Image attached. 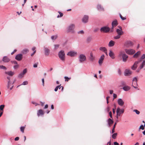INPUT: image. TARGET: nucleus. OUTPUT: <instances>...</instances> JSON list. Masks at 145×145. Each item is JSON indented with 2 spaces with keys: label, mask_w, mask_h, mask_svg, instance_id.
Here are the masks:
<instances>
[{
  "label": "nucleus",
  "mask_w": 145,
  "mask_h": 145,
  "mask_svg": "<svg viewBox=\"0 0 145 145\" xmlns=\"http://www.w3.org/2000/svg\"><path fill=\"white\" fill-rule=\"evenodd\" d=\"M75 25L74 24H71L67 28V31L69 33H74L75 32Z\"/></svg>",
  "instance_id": "nucleus-1"
},
{
  "label": "nucleus",
  "mask_w": 145,
  "mask_h": 145,
  "mask_svg": "<svg viewBox=\"0 0 145 145\" xmlns=\"http://www.w3.org/2000/svg\"><path fill=\"white\" fill-rule=\"evenodd\" d=\"M59 57L60 59L63 61L65 60V54L63 50H61L58 53Z\"/></svg>",
  "instance_id": "nucleus-2"
},
{
  "label": "nucleus",
  "mask_w": 145,
  "mask_h": 145,
  "mask_svg": "<svg viewBox=\"0 0 145 145\" xmlns=\"http://www.w3.org/2000/svg\"><path fill=\"white\" fill-rule=\"evenodd\" d=\"M78 59L79 62L80 63H82L86 60V57L84 54H80L78 57Z\"/></svg>",
  "instance_id": "nucleus-3"
},
{
  "label": "nucleus",
  "mask_w": 145,
  "mask_h": 145,
  "mask_svg": "<svg viewBox=\"0 0 145 145\" xmlns=\"http://www.w3.org/2000/svg\"><path fill=\"white\" fill-rule=\"evenodd\" d=\"M137 77H135L134 78L133 80V83L132 84V86L135 88L137 89H138H138V87L137 86L138 85L137 84Z\"/></svg>",
  "instance_id": "nucleus-4"
},
{
  "label": "nucleus",
  "mask_w": 145,
  "mask_h": 145,
  "mask_svg": "<svg viewBox=\"0 0 145 145\" xmlns=\"http://www.w3.org/2000/svg\"><path fill=\"white\" fill-rule=\"evenodd\" d=\"M124 111V109L123 108H120L119 107H118L117 109L116 113L117 115L120 116L121 114H123Z\"/></svg>",
  "instance_id": "nucleus-5"
},
{
  "label": "nucleus",
  "mask_w": 145,
  "mask_h": 145,
  "mask_svg": "<svg viewBox=\"0 0 145 145\" xmlns=\"http://www.w3.org/2000/svg\"><path fill=\"white\" fill-rule=\"evenodd\" d=\"M110 30V28L108 27L104 26L101 28L100 31L104 33H108Z\"/></svg>",
  "instance_id": "nucleus-6"
},
{
  "label": "nucleus",
  "mask_w": 145,
  "mask_h": 145,
  "mask_svg": "<svg viewBox=\"0 0 145 145\" xmlns=\"http://www.w3.org/2000/svg\"><path fill=\"white\" fill-rule=\"evenodd\" d=\"M118 27L119 29H116V32L118 35L121 36L123 34V32L122 31V27L120 26H118Z\"/></svg>",
  "instance_id": "nucleus-7"
},
{
  "label": "nucleus",
  "mask_w": 145,
  "mask_h": 145,
  "mask_svg": "<svg viewBox=\"0 0 145 145\" xmlns=\"http://www.w3.org/2000/svg\"><path fill=\"white\" fill-rule=\"evenodd\" d=\"M77 55V52L74 51H71L68 52L67 54L68 56L71 57H74Z\"/></svg>",
  "instance_id": "nucleus-8"
},
{
  "label": "nucleus",
  "mask_w": 145,
  "mask_h": 145,
  "mask_svg": "<svg viewBox=\"0 0 145 145\" xmlns=\"http://www.w3.org/2000/svg\"><path fill=\"white\" fill-rule=\"evenodd\" d=\"M126 53L129 55H132L134 54L135 52V50L132 49H129L125 50Z\"/></svg>",
  "instance_id": "nucleus-9"
},
{
  "label": "nucleus",
  "mask_w": 145,
  "mask_h": 145,
  "mask_svg": "<svg viewBox=\"0 0 145 145\" xmlns=\"http://www.w3.org/2000/svg\"><path fill=\"white\" fill-rule=\"evenodd\" d=\"M88 16L87 15H84L82 19V22L84 23H86L88 21Z\"/></svg>",
  "instance_id": "nucleus-10"
},
{
  "label": "nucleus",
  "mask_w": 145,
  "mask_h": 145,
  "mask_svg": "<svg viewBox=\"0 0 145 145\" xmlns=\"http://www.w3.org/2000/svg\"><path fill=\"white\" fill-rule=\"evenodd\" d=\"M44 48L45 55L46 56H48L50 53V51L49 49L48 48L45 47H44Z\"/></svg>",
  "instance_id": "nucleus-11"
},
{
  "label": "nucleus",
  "mask_w": 145,
  "mask_h": 145,
  "mask_svg": "<svg viewBox=\"0 0 145 145\" xmlns=\"http://www.w3.org/2000/svg\"><path fill=\"white\" fill-rule=\"evenodd\" d=\"M132 73L131 71L129 69H126L124 72V74L125 76H129L131 75Z\"/></svg>",
  "instance_id": "nucleus-12"
},
{
  "label": "nucleus",
  "mask_w": 145,
  "mask_h": 145,
  "mask_svg": "<svg viewBox=\"0 0 145 145\" xmlns=\"http://www.w3.org/2000/svg\"><path fill=\"white\" fill-rule=\"evenodd\" d=\"M118 24L117 21L116 20L114 21L112 23V28L111 30V32H112L113 31V28L114 27L117 26Z\"/></svg>",
  "instance_id": "nucleus-13"
},
{
  "label": "nucleus",
  "mask_w": 145,
  "mask_h": 145,
  "mask_svg": "<svg viewBox=\"0 0 145 145\" xmlns=\"http://www.w3.org/2000/svg\"><path fill=\"white\" fill-rule=\"evenodd\" d=\"M22 54H19L16 56L15 59L18 61H20L22 59Z\"/></svg>",
  "instance_id": "nucleus-14"
},
{
  "label": "nucleus",
  "mask_w": 145,
  "mask_h": 145,
  "mask_svg": "<svg viewBox=\"0 0 145 145\" xmlns=\"http://www.w3.org/2000/svg\"><path fill=\"white\" fill-rule=\"evenodd\" d=\"M140 61V60H139L138 61H136L134 63L133 65L132 66L131 69L133 70H135L137 67V64Z\"/></svg>",
  "instance_id": "nucleus-15"
},
{
  "label": "nucleus",
  "mask_w": 145,
  "mask_h": 145,
  "mask_svg": "<svg viewBox=\"0 0 145 145\" xmlns=\"http://www.w3.org/2000/svg\"><path fill=\"white\" fill-rule=\"evenodd\" d=\"M105 56L104 54L102 55L99 60V63L100 65H101L102 64L103 60L105 58Z\"/></svg>",
  "instance_id": "nucleus-16"
},
{
  "label": "nucleus",
  "mask_w": 145,
  "mask_h": 145,
  "mask_svg": "<svg viewBox=\"0 0 145 145\" xmlns=\"http://www.w3.org/2000/svg\"><path fill=\"white\" fill-rule=\"evenodd\" d=\"M109 55L112 59H114L115 57L114 53L111 50H110L109 51Z\"/></svg>",
  "instance_id": "nucleus-17"
},
{
  "label": "nucleus",
  "mask_w": 145,
  "mask_h": 145,
  "mask_svg": "<svg viewBox=\"0 0 145 145\" xmlns=\"http://www.w3.org/2000/svg\"><path fill=\"white\" fill-rule=\"evenodd\" d=\"M132 45V42L130 41H126L124 44L125 46L127 47H129Z\"/></svg>",
  "instance_id": "nucleus-18"
},
{
  "label": "nucleus",
  "mask_w": 145,
  "mask_h": 145,
  "mask_svg": "<svg viewBox=\"0 0 145 145\" xmlns=\"http://www.w3.org/2000/svg\"><path fill=\"white\" fill-rule=\"evenodd\" d=\"M118 104L120 106H123L124 104V102L121 99H119L118 100Z\"/></svg>",
  "instance_id": "nucleus-19"
},
{
  "label": "nucleus",
  "mask_w": 145,
  "mask_h": 145,
  "mask_svg": "<svg viewBox=\"0 0 145 145\" xmlns=\"http://www.w3.org/2000/svg\"><path fill=\"white\" fill-rule=\"evenodd\" d=\"M95 57L94 56H93V54L91 52L90 53V56L89 57V60L90 61L93 62L95 59Z\"/></svg>",
  "instance_id": "nucleus-20"
},
{
  "label": "nucleus",
  "mask_w": 145,
  "mask_h": 145,
  "mask_svg": "<svg viewBox=\"0 0 145 145\" xmlns=\"http://www.w3.org/2000/svg\"><path fill=\"white\" fill-rule=\"evenodd\" d=\"M44 114V111L42 109H40L38 111L37 115L39 116L40 115H43Z\"/></svg>",
  "instance_id": "nucleus-21"
},
{
  "label": "nucleus",
  "mask_w": 145,
  "mask_h": 145,
  "mask_svg": "<svg viewBox=\"0 0 145 145\" xmlns=\"http://www.w3.org/2000/svg\"><path fill=\"white\" fill-rule=\"evenodd\" d=\"M2 60L4 62H8L10 59L7 56H4L3 57Z\"/></svg>",
  "instance_id": "nucleus-22"
},
{
  "label": "nucleus",
  "mask_w": 145,
  "mask_h": 145,
  "mask_svg": "<svg viewBox=\"0 0 145 145\" xmlns=\"http://www.w3.org/2000/svg\"><path fill=\"white\" fill-rule=\"evenodd\" d=\"M122 57L123 58V61L125 62L127 60V59L128 57L127 55L125 54H123L122 55Z\"/></svg>",
  "instance_id": "nucleus-23"
},
{
  "label": "nucleus",
  "mask_w": 145,
  "mask_h": 145,
  "mask_svg": "<svg viewBox=\"0 0 145 145\" xmlns=\"http://www.w3.org/2000/svg\"><path fill=\"white\" fill-rule=\"evenodd\" d=\"M140 53L141 52L140 51H139L138 52L133 55V57L135 58H137L138 57L140 54Z\"/></svg>",
  "instance_id": "nucleus-24"
},
{
  "label": "nucleus",
  "mask_w": 145,
  "mask_h": 145,
  "mask_svg": "<svg viewBox=\"0 0 145 145\" xmlns=\"http://www.w3.org/2000/svg\"><path fill=\"white\" fill-rule=\"evenodd\" d=\"M115 44V42L112 40H110L108 44L109 47H112Z\"/></svg>",
  "instance_id": "nucleus-25"
},
{
  "label": "nucleus",
  "mask_w": 145,
  "mask_h": 145,
  "mask_svg": "<svg viewBox=\"0 0 145 145\" xmlns=\"http://www.w3.org/2000/svg\"><path fill=\"white\" fill-rule=\"evenodd\" d=\"M145 65V61L144 60L141 63V64L140 65L139 67V69L138 71V72L140 69H142Z\"/></svg>",
  "instance_id": "nucleus-26"
},
{
  "label": "nucleus",
  "mask_w": 145,
  "mask_h": 145,
  "mask_svg": "<svg viewBox=\"0 0 145 145\" xmlns=\"http://www.w3.org/2000/svg\"><path fill=\"white\" fill-rule=\"evenodd\" d=\"M5 73L8 75L10 76H12L14 74V72L12 71H9L8 72H6Z\"/></svg>",
  "instance_id": "nucleus-27"
},
{
  "label": "nucleus",
  "mask_w": 145,
  "mask_h": 145,
  "mask_svg": "<svg viewBox=\"0 0 145 145\" xmlns=\"http://www.w3.org/2000/svg\"><path fill=\"white\" fill-rule=\"evenodd\" d=\"M123 89L124 90L127 91L130 89V88L128 86H125L123 87Z\"/></svg>",
  "instance_id": "nucleus-28"
},
{
  "label": "nucleus",
  "mask_w": 145,
  "mask_h": 145,
  "mask_svg": "<svg viewBox=\"0 0 145 145\" xmlns=\"http://www.w3.org/2000/svg\"><path fill=\"white\" fill-rule=\"evenodd\" d=\"M108 124L109 126H110L113 123V121L110 118L108 119Z\"/></svg>",
  "instance_id": "nucleus-29"
},
{
  "label": "nucleus",
  "mask_w": 145,
  "mask_h": 145,
  "mask_svg": "<svg viewBox=\"0 0 145 145\" xmlns=\"http://www.w3.org/2000/svg\"><path fill=\"white\" fill-rule=\"evenodd\" d=\"M97 8L98 10L101 11H104V9L101 5H98L97 6Z\"/></svg>",
  "instance_id": "nucleus-30"
},
{
  "label": "nucleus",
  "mask_w": 145,
  "mask_h": 145,
  "mask_svg": "<svg viewBox=\"0 0 145 145\" xmlns=\"http://www.w3.org/2000/svg\"><path fill=\"white\" fill-rule=\"evenodd\" d=\"M10 85H11V82H10V81H8L7 88H10V90H11L12 89V88L13 87V86H12V87H10Z\"/></svg>",
  "instance_id": "nucleus-31"
},
{
  "label": "nucleus",
  "mask_w": 145,
  "mask_h": 145,
  "mask_svg": "<svg viewBox=\"0 0 145 145\" xmlns=\"http://www.w3.org/2000/svg\"><path fill=\"white\" fill-rule=\"evenodd\" d=\"M99 49L101 51L103 52H105V51L107 50V49L105 47H101L99 48Z\"/></svg>",
  "instance_id": "nucleus-32"
},
{
  "label": "nucleus",
  "mask_w": 145,
  "mask_h": 145,
  "mask_svg": "<svg viewBox=\"0 0 145 145\" xmlns=\"http://www.w3.org/2000/svg\"><path fill=\"white\" fill-rule=\"evenodd\" d=\"M29 50L27 49H24L22 51V53L23 54H26L28 52H29Z\"/></svg>",
  "instance_id": "nucleus-33"
},
{
  "label": "nucleus",
  "mask_w": 145,
  "mask_h": 145,
  "mask_svg": "<svg viewBox=\"0 0 145 145\" xmlns=\"http://www.w3.org/2000/svg\"><path fill=\"white\" fill-rule=\"evenodd\" d=\"M28 84V82L27 81H25L22 83V84L20 85H19L18 86H17V88H18V87H19V86H21V85H27Z\"/></svg>",
  "instance_id": "nucleus-34"
},
{
  "label": "nucleus",
  "mask_w": 145,
  "mask_h": 145,
  "mask_svg": "<svg viewBox=\"0 0 145 145\" xmlns=\"http://www.w3.org/2000/svg\"><path fill=\"white\" fill-rule=\"evenodd\" d=\"M57 37L58 36L57 35H53L51 36V38L52 40H53L56 39L57 38Z\"/></svg>",
  "instance_id": "nucleus-35"
},
{
  "label": "nucleus",
  "mask_w": 145,
  "mask_h": 145,
  "mask_svg": "<svg viewBox=\"0 0 145 145\" xmlns=\"http://www.w3.org/2000/svg\"><path fill=\"white\" fill-rule=\"evenodd\" d=\"M121 36L120 35H118L116 36H115L114 37V38L115 39H120V38Z\"/></svg>",
  "instance_id": "nucleus-36"
},
{
  "label": "nucleus",
  "mask_w": 145,
  "mask_h": 145,
  "mask_svg": "<svg viewBox=\"0 0 145 145\" xmlns=\"http://www.w3.org/2000/svg\"><path fill=\"white\" fill-rule=\"evenodd\" d=\"M61 88V87H60V86H57L54 89V91H57L58 89L59 88V89H60Z\"/></svg>",
  "instance_id": "nucleus-37"
},
{
  "label": "nucleus",
  "mask_w": 145,
  "mask_h": 145,
  "mask_svg": "<svg viewBox=\"0 0 145 145\" xmlns=\"http://www.w3.org/2000/svg\"><path fill=\"white\" fill-rule=\"evenodd\" d=\"M133 112H135L137 114H139L140 113V112L138 110L136 109L134 110H133Z\"/></svg>",
  "instance_id": "nucleus-38"
},
{
  "label": "nucleus",
  "mask_w": 145,
  "mask_h": 145,
  "mask_svg": "<svg viewBox=\"0 0 145 145\" xmlns=\"http://www.w3.org/2000/svg\"><path fill=\"white\" fill-rule=\"evenodd\" d=\"M64 78L65 79V81L68 82L69 80L71 79V78H68L67 76H65Z\"/></svg>",
  "instance_id": "nucleus-39"
},
{
  "label": "nucleus",
  "mask_w": 145,
  "mask_h": 145,
  "mask_svg": "<svg viewBox=\"0 0 145 145\" xmlns=\"http://www.w3.org/2000/svg\"><path fill=\"white\" fill-rule=\"evenodd\" d=\"M0 68L2 69H4V70H6L7 68L6 67L3 65H0Z\"/></svg>",
  "instance_id": "nucleus-40"
},
{
  "label": "nucleus",
  "mask_w": 145,
  "mask_h": 145,
  "mask_svg": "<svg viewBox=\"0 0 145 145\" xmlns=\"http://www.w3.org/2000/svg\"><path fill=\"white\" fill-rule=\"evenodd\" d=\"M27 72V69H25L23 70V72L21 73L23 75H24V74L26 73Z\"/></svg>",
  "instance_id": "nucleus-41"
},
{
  "label": "nucleus",
  "mask_w": 145,
  "mask_h": 145,
  "mask_svg": "<svg viewBox=\"0 0 145 145\" xmlns=\"http://www.w3.org/2000/svg\"><path fill=\"white\" fill-rule=\"evenodd\" d=\"M5 107V105H1L0 106V109L1 110H3L4 108Z\"/></svg>",
  "instance_id": "nucleus-42"
},
{
  "label": "nucleus",
  "mask_w": 145,
  "mask_h": 145,
  "mask_svg": "<svg viewBox=\"0 0 145 145\" xmlns=\"http://www.w3.org/2000/svg\"><path fill=\"white\" fill-rule=\"evenodd\" d=\"M24 75H23L22 73H20L18 75V77L20 78H22L24 76Z\"/></svg>",
  "instance_id": "nucleus-43"
},
{
  "label": "nucleus",
  "mask_w": 145,
  "mask_h": 145,
  "mask_svg": "<svg viewBox=\"0 0 145 145\" xmlns=\"http://www.w3.org/2000/svg\"><path fill=\"white\" fill-rule=\"evenodd\" d=\"M120 16L122 20H124L126 19V18L123 17L121 14H120Z\"/></svg>",
  "instance_id": "nucleus-44"
},
{
  "label": "nucleus",
  "mask_w": 145,
  "mask_h": 145,
  "mask_svg": "<svg viewBox=\"0 0 145 145\" xmlns=\"http://www.w3.org/2000/svg\"><path fill=\"white\" fill-rule=\"evenodd\" d=\"M121 85L123 86H125L126 85V82L124 81H122L121 82Z\"/></svg>",
  "instance_id": "nucleus-45"
},
{
  "label": "nucleus",
  "mask_w": 145,
  "mask_h": 145,
  "mask_svg": "<svg viewBox=\"0 0 145 145\" xmlns=\"http://www.w3.org/2000/svg\"><path fill=\"white\" fill-rule=\"evenodd\" d=\"M144 126L143 125H140L139 128V130H140V129H141L142 130H144Z\"/></svg>",
  "instance_id": "nucleus-46"
},
{
  "label": "nucleus",
  "mask_w": 145,
  "mask_h": 145,
  "mask_svg": "<svg viewBox=\"0 0 145 145\" xmlns=\"http://www.w3.org/2000/svg\"><path fill=\"white\" fill-rule=\"evenodd\" d=\"M11 62L12 63H14L16 65H17L18 64L17 62L15 61H11Z\"/></svg>",
  "instance_id": "nucleus-47"
},
{
  "label": "nucleus",
  "mask_w": 145,
  "mask_h": 145,
  "mask_svg": "<svg viewBox=\"0 0 145 145\" xmlns=\"http://www.w3.org/2000/svg\"><path fill=\"white\" fill-rule=\"evenodd\" d=\"M92 38L91 37H88L87 39V41L88 42H90Z\"/></svg>",
  "instance_id": "nucleus-48"
},
{
  "label": "nucleus",
  "mask_w": 145,
  "mask_h": 145,
  "mask_svg": "<svg viewBox=\"0 0 145 145\" xmlns=\"http://www.w3.org/2000/svg\"><path fill=\"white\" fill-rule=\"evenodd\" d=\"M24 127H20V130L23 133L24 132Z\"/></svg>",
  "instance_id": "nucleus-49"
},
{
  "label": "nucleus",
  "mask_w": 145,
  "mask_h": 145,
  "mask_svg": "<svg viewBox=\"0 0 145 145\" xmlns=\"http://www.w3.org/2000/svg\"><path fill=\"white\" fill-rule=\"evenodd\" d=\"M78 34H83L84 33V31L83 30H81L78 31Z\"/></svg>",
  "instance_id": "nucleus-50"
},
{
  "label": "nucleus",
  "mask_w": 145,
  "mask_h": 145,
  "mask_svg": "<svg viewBox=\"0 0 145 145\" xmlns=\"http://www.w3.org/2000/svg\"><path fill=\"white\" fill-rule=\"evenodd\" d=\"M54 47H55V49H56L59 47V45L58 44H56V45H54Z\"/></svg>",
  "instance_id": "nucleus-51"
},
{
  "label": "nucleus",
  "mask_w": 145,
  "mask_h": 145,
  "mask_svg": "<svg viewBox=\"0 0 145 145\" xmlns=\"http://www.w3.org/2000/svg\"><path fill=\"white\" fill-rule=\"evenodd\" d=\"M31 103L35 105V106H37V105H39V104H37L35 102H33V101H32L31 102Z\"/></svg>",
  "instance_id": "nucleus-52"
},
{
  "label": "nucleus",
  "mask_w": 145,
  "mask_h": 145,
  "mask_svg": "<svg viewBox=\"0 0 145 145\" xmlns=\"http://www.w3.org/2000/svg\"><path fill=\"white\" fill-rule=\"evenodd\" d=\"M145 58V54H143L141 57V59H142Z\"/></svg>",
  "instance_id": "nucleus-53"
},
{
  "label": "nucleus",
  "mask_w": 145,
  "mask_h": 145,
  "mask_svg": "<svg viewBox=\"0 0 145 145\" xmlns=\"http://www.w3.org/2000/svg\"><path fill=\"white\" fill-rule=\"evenodd\" d=\"M117 97V95L116 94H115V93H113V98H114V99L116 98Z\"/></svg>",
  "instance_id": "nucleus-54"
},
{
  "label": "nucleus",
  "mask_w": 145,
  "mask_h": 145,
  "mask_svg": "<svg viewBox=\"0 0 145 145\" xmlns=\"http://www.w3.org/2000/svg\"><path fill=\"white\" fill-rule=\"evenodd\" d=\"M42 85L43 86H44V79L43 78L42 79Z\"/></svg>",
  "instance_id": "nucleus-55"
},
{
  "label": "nucleus",
  "mask_w": 145,
  "mask_h": 145,
  "mask_svg": "<svg viewBox=\"0 0 145 145\" xmlns=\"http://www.w3.org/2000/svg\"><path fill=\"white\" fill-rule=\"evenodd\" d=\"M109 116H110V117L111 118H112V112L111 111H110L109 112Z\"/></svg>",
  "instance_id": "nucleus-56"
},
{
  "label": "nucleus",
  "mask_w": 145,
  "mask_h": 145,
  "mask_svg": "<svg viewBox=\"0 0 145 145\" xmlns=\"http://www.w3.org/2000/svg\"><path fill=\"white\" fill-rule=\"evenodd\" d=\"M18 65H14V69H16L18 68Z\"/></svg>",
  "instance_id": "nucleus-57"
},
{
  "label": "nucleus",
  "mask_w": 145,
  "mask_h": 145,
  "mask_svg": "<svg viewBox=\"0 0 145 145\" xmlns=\"http://www.w3.org/2000/svg\"><path fill=\"white\" fill-rule=\"evenodd\" d=\"M58 12L60 14V17H61L63 16V14L62 13H61L60 12Z\"/></svg>",
  "instance_id": "nucleus-58"
},
{
  "label": "nucleus",
  "mask_w": 145,
  "mask_h": 145,
  "mask_svg": "<svg viewBox=\"0 0 145 145\" xmlns=\"http://www.w3.org/2000/svg\"><path fill=\"white\" fill-rule=\"evenodd\" d=\"M38 64L37 63H35L33 65V67L34 68H36L37 67Z\"/></svg>",
  "instance_id": "nucleus-59"
},
{
  "label": "nucleus",
  "mask_w": 145,
  "mask_h": 145,
  "mask_svg": "<svg viewBox=\"0 0 145 145\" xmlns=\"http://www.w3.org/2000/svg\"><path fill=\"white\" fill-rule=\"evenodd\" d=\"M106 109L108 112H109L110 110V108L109 106H108Z\"/></svg>",
  "instance_id": "nucleus-60"
},
{
  "label": "nucleus",
  "mask_w": 145,
  "mask_h": 145,
  "mask_svg": "<svg viewBox=\"0 0 145 145\" xmlns=\"http://www.w3.org/2000/svg\"><path fill=\"white\" fill-rule=\"evenodd\" d=\"M17 51V50H16V49H15L14 50V51L12 52L11 53V55H12L14 53V52H16V51Z\"/></svg>",
  "instance_id": "nucleus-61"
},
{
  "label": "nucleus",
  "mask_w": 145,
  "mask_h": 145,
  "mask_svg": "<svg viewBox=\"0 0 145 145\" xmlns=\"http://www.w3.org/2000/svg\"><path fill=\"white\" fill-rule=\"evenodd\" d=\"M99 30V29L98 28H96L94 29V31L95 32H97Z\"/></svg>",
  "instance_id": "nucleus-62"
},
{
  "label": "nucleus",
  "mask_w": 145,
  "mask_h": 145,
  "mask_svg": "<svg viewBox=\"0 0 145 145\" xmlns=\"http://www.w3.org/2000/svg\"><path fill=\"white\" fill-rule=\"evenodd\" d=\"M114 145H119V144L117 142H115L114 143Z\"/></svg>",
  "instance_id": "nucleus-63"
},
{
  "label": "nucleus",
  "mask_w": 145,
  "mask_h": 145,
  "mask_svg": "<svg viewBox=\"0 0 145 145\" xmlns=\"http://www.w3.org/2000/svg\"><path fill=\"white\" fill-rule=\"evenodd\" d=\"M19 137H16V138H15L14 140H16V141H17V140H19Z\"/></svg>",
  "instance_id": "nucleus-64"
}]
</instances>
